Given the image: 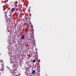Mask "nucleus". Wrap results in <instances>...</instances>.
<instances>
[{
    "label": "nucleus",
    "instance_id": "f257e3e1",
    "mask_svg": "<svg viewBox=\"0 0 76 76\" xmlns=\"http://www.w3.org/2000/svg\"><path fill=\"white\" fill-rule=\"evenodd\" d=\"M1 66H2V67L0 69V75H1L3 73V70H4V67L3 66L2 64H1Z\"/></svg>",
    "mask_w": 76,
    "mask_h": 76
},
{
    "label": "nucleus",
    "instance_id": "f03ea898",
    "mask_svg": "<svg viewBox=\"0 0 76 76\" xmlns=\"http://www.w3.org/2000/svg\"><path fill=\"white\" fill-rule=\"evenodd\" d=\"M12 76H15V72L13 71L12 72Z\"/></svg>",
    "mask_w": 76,
    "mask_h": 76
},
{
    "label": "nucleus",
    "instance_id": "7ed1b4c3",
    "mask_svg": "<svg viewBox=\"0 0 76 76\" xmlns=\"http://www.w3.org/2000/svg\"><path fill=\"white\" fill-rule=\"evenodd\" d=\"M15 11V8H13L11 10V13H13Z\"/></svg>",
    "mask_w": 76,
    "mask_h": 76
},
{
    "label": "nucleus",
    "instance_id": "20e7f679",
    "mask_svg": "<svg viewBox=\"0 0 76 76\" xmlns=\"http://www.w3.org/2000/svg\"><path fill=\"white\" fill-rule=\"evenodd\" d=\"M24 37H25V36L24 35H23L21 37V39H24Z\"/></svg>",
    "mask_w": 76,
    "mask_h": 76
},
{
    "label": "nucleus",
    "instance_id": "39448f33",
    "mask_svg": "<svg viewBox=\"0 0 76 76\" xmlns=\"http://www.w3.org/2000/svg\"><path fill=\"white\" fill-rule=\"evenodd\" d=\"M35 73V70H33L31 74H34V73Z\"/></svg>",
    "mask_w": 76,
    "mask_h": 76
},
{
    "label": "nucleus",
    "instance_id": "423d86ee",
    "mask_svg": "<svg viewBox=\"0 0 76 76\" xmlns=\"http://www.w3.org/2000/svg\"><path fill=\"white\" fill-rule=\"evenodd\" d=\"M8 2V0H5V1H4V3H6V2Z\"/></svg>",
    "mask_w": 76,
    "mask_h": 76
},
{
    "label": "nucleus",
    "instance_id": "0eeeda50",
    "mask_svg": "<svg viewBox=\"0 0 76 76\" xmlns=\"http://www.w3.org/2000/svg\"><path fill=\"white\" fill-rule=\"evenodd\" d=\"M30 11H31V10H30V9H29L27 10V12H28V13H29L30 12Z\"/></svg>",
    "mask_w": 76,
    "mask_h": 76
},
{
    "label": "nucleus",
    "instance_id": "6e6552de",
    "mask_svg": "<svg viewBox=\"0 0 76 76\" xmlns=\"http://www.w3.org/2000/svg\"><path fill=\"white\" fill-rule=\"evenodd\" d=\"M35 61H36V60H35V59H34L33 61V63H35Z\"/></svg>",
    "mask_w": 76,
    "mask_h": 76
},
{
    "label": "nucleus",
    "instance_id": "1a4fd4ad",
    "mask_svg": "<svg viewBox=\"0 0 76 76\" xmlns=\"http://www.w3.org/2000/svg\"><path fill=\"white\" fill-rule=\"evenodd\" d=\"M14 3L15 4V6H16V1H15V2H14Z\"/></svg>",
    "mask_w": 76,
    "mask_h": 76
},
{
    "label": "nucleus",
    "instance_id": "9d476101",
    "mask_svg": "<svg viewBox=\"0 0 76 76\" xmlns=\"http://www.w3.org/2000/svg\"><path fill=\"white\" fill-rule=\"evenodd\" d=\"M19 14V12H18V14H17V19H18V15Z\"/></svg>",
    "mask_w": 76,
    "mask_h": 76
},
{
    "label": "nucleus",
    "instance_id": "9b49d317",
    "mask_svg": "<svg viewBox=\"0 0 76 76\" xmlns=\"http://www.w3.org/2000/svg\"><path fill=\"white\" fill-rule=\"evenodd\" d=\"M25 20H28V19L27 18H26V17L25 18Z\"/></svg>",
    "mask_w": 76,
    "mask_h": 76
},
{
    "label": "nucleus",
    "instance_id": "f8f14e48",
    "mask_svg": "<svg viewBox=\"0 0 76 76\" xmlns=\"http://www.w3.org/2000/svg\"><path fill=\"white\" fill-rule=\"evenodd\" d=\"M5 16L6 18H7V14H5Z\"/></svg>",
    "mask_w": 76,
    "mask_h": 76
},
{
    "label": "nucleus",
    "instance_id": "ddd939ff",
    "mask_svg": "<svg viewBox=\"0 0 76 76\" xmlns=\"http://www.w3.org/2000/svg\"><path fill=\"white\" fill-rule=\"evenodd\" d=\"M1 61V63H3V60H1L0 61Z\"/></svg>",
    "mask_w": 76,
    "mask_h": 76
},
{
    "label": "nucleus",
    "instance_id": "4468645a",
    "mask_svg": "<svg viewBox=\"0 0 76 76\" xmlns=\"http://www.w3.org/2000/svg\"><path fill=\"white\" fill-rule=\"evenodd\" d=\"M6 5L7 6H8V5H7V4H6Z\"/></svg>",
    "mask_w": 76,
    "mask_h": 76
},
{
    "label": "nucleus",
    "instance_id": "2eb2a0df",
    "mask_svg": "<svg viewBox=\"0 0 76 76\" xmlns=\"http://www.w3.org/2000/svg\"><path fill=\"white\" fill-rule=\"evenodd\" d=\"M5 13H7V12H5Z\"/></svg>",
    "mask_w": 76,
    "mask_h": 76
},
{
    "label": "nucleus",
    "instance_id": "dca6fc26",
    "mask_svg": "<svg viewBox=\"0 0 76 76\" xmlns=\"http://www.w3.org/2000/svg\"><path fill=\"white\" fill-rule=\"evenodd\" d=\"M30 23L31 24V21H30Z\"/></svg>",
    "mask_w": 76,
    "mask_h": 76
},
{
    "label": "nucleus",
    "instance_id": "f3484780",
    "mask_svg": "<svg viewBox=\"0 0 76 76\" xmlns=\"http://www.w3.org/2000/svg\"><path fill=\"white\" fill-rule=\"evenodd\" d=\"M6 1V0H5V1Z\"/></svg>",
    "mask_w": 76,
    "mask_h": 76
}]
</instances>
